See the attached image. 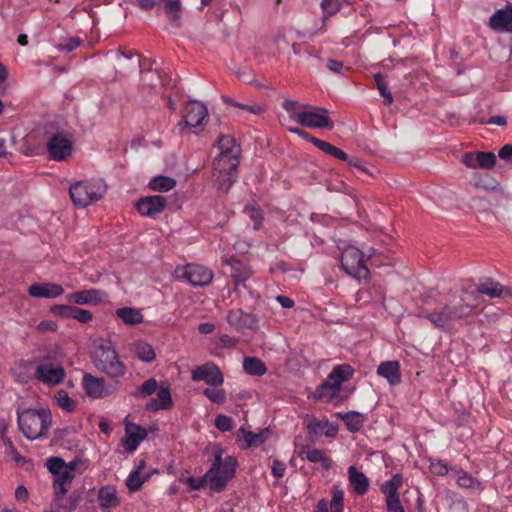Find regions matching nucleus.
Returning a JSON list of instances; mask_svg holds the SVG:
<instances>
[{
    "label": "nucleus",
    "instance_id": "nucleus-51",
    "mask_svg": "<svg viewBox=\"0 0 512 512\" xmlns=\"http://www.w3.org/2000/svg\"><path fill=\"white\" fill-rule=\"evenodd\" d=\"M215 426L222 432L230 431L233 428V420L227 415L220 414L215 419Z\"/></svg>",
    "mask_w": 512,
    "mask_h": 512
},
{
    "label": "nucleus",
    "instance_id": "nucleus-39",
    "mask_svg": "<svg viewBox=\"0 0 512 512\" xmlns=\"http://www.w3.org/2000/svg\"><path fill=\"white\" fill-rule=\"evenodd\" d=\"M242 434L244 438V445L242 446L244 449L251 447L252 445L261 444L264 442L263 433H253L251 431H247L243 426L238 430V438Z\"/></svg>",
    "mask_w": 512,
    "mask_h": 512
},
{
    "label": "nucleus",
    "instance_id": "nucleus-15",
    "mask_svg": "<svg viewBox=\"0 0 512 512\" xmlns=\"http://www.w3.org/2000/svg\"><path fill=\"white\" fill-rule=\"evenodd\" d=\"M82 385L86 394L96 399L107 397L115 391V388L107 385L103 378L95 377L89 373L84 374Z\"/></svg>",
    "mask_w": 512,
    "mask_h": 512
},
{
    "label": "nucleus",
    "instance_id": "nucleus-49",
    "mask_svg": "<svg viewBox=\"0 0 512 512\" xmlns=\"http://www.w3.org/2000/svg\"><path fill=\"white\" fill-rule=\"evenodd\" d=\"M74 306L71 305H53L50 309L51 313L61 318H71Z\"/></svg>",
    "mask_w": 512,
    "mask_h": 512
},
{
    "label": "nucleus",
    "instance_id": "nucleus-59",
    "mask_svg": "<svg viewBox=\"0 0 512 512\" xmlns=\"http://www.w3.org/2000/svg\"><path fill=\"white\" fill-rule=\"evenodd\" d=\"M345 161L348 163V165L350 167H354L362 173L370 174V172L365 167L364 162L360 158L348 156V160H345Z\"/></svg>",
    "mask_w": 512,
    "mask_h": 512
},
{
    "label": "nucleus",
    "instance_id": "nucleus-42",
    "mask_svg": "<svg viewBox=\"0 0 512 512\" xmlns=\"http://www.w3.org/2000/svg\"><path fill=\"white\" fill-rule=\"evenodd\" d=\"M158 383L156 379L150 378L141 384L134 392L136 398H146L157 391Z\"/></svg>",
    "mask_w": 512,
    "mask_h": 512
},
{
    "label": "nucleus",
    "instance_id": "nucleus-20",
    "mask_svg": "<svg viewBox=\"0 0 512 512\" xmlns=\"http://www.w3.org/2000/svg\"><path fill=\"white\" fill-rule=\"evenodd\" d=\"M148 433L145 428L138 424L126 423L125 436L122 444L129 452L135 451L140 443L147 437Z\"/></svg>",
    "mask_w": 512,
    "mask_h": 512
},
{
    "label": "nucleus",
    "instance_id": "nucleus-63",
    "mask_svg": "<svg viewBox=\"0 0 512 512\" xmlns=\"http://www.w3.org/2000/svg\"><path fill=\"white\" fill-rule=\"evenodd\" d=\"M132 2L146 11L153 9L158 4V0H132Z\"/></svg>",
    "mask_w": 512,
    "mask_h": 512
},
{
    "label": "nucleus",
    "instance_id": "nucleus-47",
    "mask_svg": "<svg viewBox=\"0 0 512 512\" xmlns=\"http://www.w3.org/2000/svg\"><path fill=\"white\" fill-rule=\"evenodd\" d=\"M47 469L55 476L66 469L65 461L60 457H50L46 460Z\"/></svg>",
    "mask_w": 512,
    "mask_h": 512
},
{
    "label": "nucleus",
    "instance_id": "nucleus-53",
    "mask_svg": "<svg viewBox=\"0 0 512 512\" xmlns=\"http://www.w3.org/2000/svg\"><path fill=\"white\" fill-rule=\"evenodd\" d=\"M321 7L326 15L331 16L339 11L341 3L339 0H322Z\"/></svg>",
    "mask_w": 512,
    "mask_h": 512
},
{
    "label": "nucleus",
    "instance_id": "nucleus-58",
    "mask_svg": "<svg viewBox=\"0 0 512 512\" xmlns=\"http://www.w3.org/2000/svg\"><path fill=\"white\" fill-rule=\"evenodd\" d=\"M286 465L278 459H274L271 467V473L276 478H282L285 475Z\"/></svg>",
    "mask_w": 512,
    "mask_h": 512
},
{
    "label": "nucleus",
    "instance_id": "nucleus-7",
    "mask_svg": "<svg viewBox=\"0 0 512 512\" xmlns=\"http://www.w3.org/2000/svg\"><path fill=\"white\" fill-rule=\"evenodd\" d=\"M34 379L47 386H56L63 382L66 372L63 365L53 356L36 357Z\"/></svg>",
    "mask_w": 512,
    "mask_h": 512
},
{
    "label": "nucleus",
    "instance_id": "nucleus-19",
    "mask_svg": "<svg viewBox=\"0 0 512 512\" xmlns=\"http://www.w3.org/2000/svg\"><path fill=\"white\" fill-rule=\"evenodd\" d=\"M183 277L194 286H206L211 283L213 273L204 266L188 264L184 269Z\"/></svg>",
    "mask_w": 512,
    "mask_h": 512
},
{
    "label": "nucleus",
    "instance_id": "nucleus-37",
    "mask_svg": "<svg viewBox=\"0 0 512 512\" xmlns=\"http://www.w3.org/2000/svg\"><path fill=\"white\" fill-rule=\"evenodd\" d=\"M244 371L253 376H262L266 373L265 363L256 357H246L243 361Z\"/></svg>",
    "mask_w": 512,
    "mask_h": 512
},
{
    "label": "nucleus",
    "instance_id": "nucleus-16",
    "mask_svg": "<svg viewBox=\"0 0 512 512\" xmlns=\"http://www.w3.org/2000/svg\"><path fill=\"white\" fill-rule=\"evenodd\" d=\"M226 320L228 324L236 331L244 329L256 330L258 328V318L252 313H246L242 309H231L228 311Z\"/></svg>",
    "mask_w": 512,
    "mask_h": 512
},
{
    "label": "nucleus",
    "instance_id": "nucleus-44",
    "mask_svg": "<svg viewBox=\"0 0 512 512\" xmlns=\"http://www.w3.org/2000/svg\"><path fill=\"white\" fill-rule=\"evenodd\" d=\"M332 499L330 501L331 512H343L344 492L337 486L332 488Z\"/></svg>",
    "mask_w": 512,
    "mask_h": 512
},
{
    "label": "nucleus",
    "instance_id": "nucleus-11",
    "mask_svg": "<svg viewBox=\"0 0 512 512\" xmlns=\"http://www.w3.org/2000/svg\"><path fill=\"white\" fill-rule=\"evenodd\" d=\"M402 485L403 476L400 473H395L380 486V491L385 495L387 512H405L398 492Z\"/></svg>",
    "mask_w": 512,
    "mask_h": 512
},
{
    "label": "nucleus",
    "instance_id": "nucleus-6",
    "mask_svg": "<svg viewBox=\"0 0 512 512\" xmlns=\"http://www.w3.org/2000/svg\"><path fill=\"white\" fill-rule=\"evenodd\" d=\"M69 192L74 205L85 208L105 195L106 186L101 180L79 181L70 186Z\"/></svg>",
    "mask_w": 512,
    "mask_h": 512
},
{
    "label": "nucleus",
    "instance_id": "nucleus-62",
    "mask_svg": "<svg viewBox=\"0 0 512 512\" xmlns=\"http://www.w3.org/2000/svg\"><path fill=\"white\" fill-rule=\"evenodd\" d=\"M498 156L500 159L511 162L512 163V145L506 144L504 145L498 152Z\"/></svg>",
    "mask_w": 512,
    "mask_h": 512
},
{
    "label": "nucleus",
    "instance_id": "nucleus-25",
    "mask_svg": "<svg viewBox=\"0 0 512 512\" xmlns=\"http://www.w3.org/2000/svg\"><path fill=\"white\" fill-rule=\"evenodd\" d=\"M98 503L103 512H110L111 509L120 505V499L117 496L114 486H103L98 491Z\"/></svg>",
    "mask_w": 512,
    "mask_h": 512
},
{
    "label": "nucleus",
    "instance_id": "nucleus-12",
    "mask_svg": "<svg viewBox=\"0 0 512 512\" xmlns=\"http://www.w3.org/2000/svg\"><path fill=\"white\" fill-rule=\"evenodd\" d=\"M191 379L195 382L204 381L214 387H219L224 383V376L220 368L213 362L196 366L191 372Z\"/></svg>",
    "mask_w": 512,
    "mask_h": 512
},
{
    "label": "nucleus",
    "instance_id": "nucleus-29",
    "mask_svg": "<svg viewBox=\"0 0 512 512\" xmlns=\"http://www.w3.org/2000/svg\"><path fill=\"white\" fill-rule=\"evenodd\" d=\"M163 5V10L171 24L179 28L181 25V2L180 0H158Z\"/></svg>",
    "mask_w": 512,
    "mask_h": 512
},
{
    "label": "nucleus",
    "instance_id": "nucleus-54",
    "mask_svg": "<svg viewBox=\"0 0 512 512\" xmlns=\"http://www.w3.org/2000/svg\"><path fill=\"white\" fill-rule=\"evenodd\" d=\"M149 62V68H148V73L151 74V78L148 79V74H145L142 76V81L144 83H146L149 87L151 88H156L159 84H161V76L160 74L155 71L154 73L152 72V69H151V66H152V62L148 61Z\"/></svg>",
    "mask_w": 512,
    "mask_h": 512
},
{
    "label": "nucleus",
    "instance_id": "nucleus-18",
    "mask_svg": "<svg viewBox=\"0 0 512 512\" xmlns=\"http://www.w3.org/2000/svg\"><path fill=\"white\" fill-rule=\"evenodd\" d=\"M490 29L501 33H512V6L497 9L489 18Z\"/></svg>",
    "mask_w": 512,
    "mask_h": 512
},
{
    "label": "nucleus",
    "instance_id": "nucleus-9",
    "mask_svg": "<svg viewBox=\"0 0 512 512\" xmlns=\"http://www.w3.org/2000/svg\"><path fill=\"white\" fill-rule=\"evenodd\" d=\"M341 268L356 279L366 278L369 274L363 253L354 246H348L342 251Z\"/></svg>",
    "mask_w": 512,
    "mask_h": 512
},
{
    "label": "nucleus",
    "instance_id": "nucleus-56",
    "mask_svg": "<svg viewBox=\"0 0 512 512\" xmlns=\"http://www.w3.org/2000/svg\"><path fill=\"white\" fill-rule=\"evenodd\" d=\"M430 471L438 476H445L449 472L447 464L442 460H436L431 462Z\"/></svg>",
    "mask_w": 512,
    "mask_h": 512
},
{
    "label": "nucleus",
    "instance_id": "nucleus-14",
    "mask_svg": "<svg viewBox=\"0 0 512 512\" xmlns=\"http://www.w3.org/2000/svg\"><path fill=\"white\" fill-rule=\"evenodd\" d=\"M47 151L54 161H64L72 153V141L65 134L56 133L48 140Z\"/></svg>",
    "mask_w": 512,
    "mask_h": 512
},
{
    "label": "nucleus",
    "instance_id": "nucleus-8",
    "mask_svg": "<svg viewBox=\"0 0 512 512\" xmlns=\"http://www.w3.org/2000/svg\"><path fill=\"white\" fill-rule=\"evenodd\" d=\"M353 375L354 369L349 364L335 366L318 387V397L325 401L333 400L339 395L342 384L350 380Z\"/></svg>",
    "mask_w": 512,
    "mask_h": 512
},
{
    "label": "nucleus",
    "instance_id": "nucleus-5",
    "mask_svg": "<svg viewBox=\"0 0 512 512\" xmlns=\"http://www.w3.org/2000/svg\"><path fill=\"white\" fill-rule=\"evenodd\" d=\"M236 466L235 457L228 456L223 461L221 453L216 454L210 469L205 473L210 489L214 492L223 491L228 481L233 478Z\"/></svg>",
    "mask_w": 512,
    "mask_h": 512
},
{
    "label": "nucleus",
    "instance_id": "nucleus-35",
    "mask_svg": "<svg viewBox=\"0 0 512 512\" xmlns=\"http://www.w3.org/2000/svg\"><path fill=\"white\" fill-rule=\"evenodd\" d=\"M310 142L322 152L339 160H348V155L336 146L319 138H310Z\"/></svg>",
    "mask_w": 512,
    "mask_h": 512
},
{
    "label": "nucleus",
    "instance_id": "nucleus-22",
    "mask_svg": "<svg viewBox=\"0 0 512 512\" xmlns=\"http://www.w3.org/2000/svg\"><path fill=\"white\" fill-rule=\"evenodd\" d=\"M28 293L34 298L54 299L64 293V288L55 283H35L29 286Z\"/></svg>",
    "mask_w": 512,
    "mask_h": 512
},
{
    "label": "nucleus",
    "instance_id": "nucleus-50",
    "mask_svg": "<svg viewBox=\"0 0 512 512\" xmlns=\"http://www.w3.org/2000/svg\"><path fill=\"white\" fill-rule=\"evenodd\" d=\"M72 319L79 321L80 323L86 324L92 321L93 315L89 310L74 306Z\"/></svg>",
    "mask_w": 512,
    "mask_h": 512
},
{
    "label": "nucleus",
    "instance_id": "nucleus-2",
    "mask_svg": "<svg viewBox=\"0 0 512 512\" xmlns=\"http://www.w3.org/2000/svg\"><path fill=\"white\" fill-rule=\"evenodd\" d=\"M219 155L213 160L212 180L217 189L226 194L238 178L240 146L230 135H222L217 142Z\"/></svg>",
    "mask_w": 512,
    "mask_h": 512
},
{
    "label": "nucleus",
    "instance_id": "nucleus-40",
    "mask_svg": "<svg viewBox=\"0 0 512 512\" xmlns=\"http://www.w3.org/2000/svg\"><path fill=\"white\" fill-rule=\"evenodd\" d=\"M374 81L380 95L384 98V105L389 106L393 102L392 93L389 91L387 83L382 74L377 73L374 75Z\"/></svg>",
    "mask_w": 512,
    "mask_h": 512
},
{
    "label": "nucleus",
    "instance_id": "nucleus-1",
    "mask_svg": "<svg viewBox=\"0 0 512 512\" xmlns=\"http://www.w3.org/2000/svg\"><path fill=\"white\" fill-rule=\"evenodd\" d=\"M472 286L471 282L462 283L459 289L450 294L440 310L423 315V317L428 319L436 328L446 331L451 328L456 320L472 315L473 309L481 303V294L496 298L503 293V286L492 278H487L484 282L478 284L475 289H471ZM419 316L422 317V315Z\"/></svg>",
    "mask_w": 512,
    "mask_h": 512
},
{
    "label": "nucleus",
    "instance_id": "nucleus-26",
    "mask_svg": "<svg viewBox=\"0 0 512 512\" xmlns=\"http://www.w3.org/2000/svg\"><path fill=\"white\" fill-rule=\"evenodd\" d=\"M348 480L353 491L357 495L362 496L367 493L370 485L369 479L363 472L358 471L354 466H350L348 468Z\"/></svg>",
    "mask_w": 512,
    "mask_h": 512
},
{
    "label": "nucleus",
    "instance_id": "nucleus-33",
    "mask_svg": "<svg viewBox=\"0 0 512 512\" xmlns=\"http://www.w3.org/2000/svg\"><path fill=\"white\" fill-rule=\"evenodd\" d=\"M74 477V474H71L66 469L54 476L53 488L55 491V495L58 498L64 496L67 493L68 486L71 484Z\"/></svg>",
    "mask_w": 512,
    "mask_h": 512
},
{
    "label": "nucleus",
    "instance_id": "nucleus-48",
    "mask_svg": "<svg viewBox=\"0 0 512 512\" xmlns=\"http://www.w3.org/2000/svg\"><path fill=\"white\" fill-rule=\"evenodd\" d=\"M244 212L254 222V229L258 230L261 226L263 219L262 211L257 207L248 206L245 208Z\"/></svg>",
    "mask_w": 512,
    "mask_h": 512
},
{
    "label": "nucleus",
    "instance_id": "nucleus-21",
    "mask_svg": "<svg viewBox=\"0 0 512 512\" xmlns=\"http://www.w3.org/2000/svg\"><path fill=\"white\" fill-rule=\"evenodd\" d=\"M461 161L469 168L490 169L496 163V155L492 152H470L464 154Z\"/></svg>",
    "mask_w": 512,
    "mask_h": 512
},
{
    "label": "nucleus",
    "instance_id": "nucleus-13",
    "mask_svg": "<svg viewBox=\"0 0 512 512\" xmlns=\"http://www.w3.org/2000/svg\"><path fill=\"white\" fill-rule=\"evenodd\" d=\"M208 116L207 108L204 104L193 101L186 108V116L183 121L176 126L179 133H183L187 127L197 128L202 125Z\"/></svg>",
    "mask_w": 512,
    "mask_h": 512
},
{
    "label": "nucleus",
    "instance_id": "nucleus-60",
    "mask_svg": "<svg viewBox=\"0 0 512 512\" xmlns=\"http://www.w3.org/2000/svg\"><path fill=\"white\" fill-rule=\"evenodd\" d=\"M187 483L189 484L191 489L200 490L205 487V484L208 483V480L205 478V475L199 479L194 478V477H189L187 480Z\"/></svg>",
    "mask_w": 512,
    "mask_h": 512
},
{
    "label": "nucleus",
    "instance_id": "nucleus-31",
    "mask_svg": "<svg viewBox=\"0 0 512 512\" xmlns=\"http://www.w3.org/2000/svg\"><path fill=\"white\" fill-rule=\"evenodd\" d=\"M130 351L143 362H152L156 358L153 347L143 340H138L132 343Z\"/></svg>",
    "mask_w": 512,
    "mask_h": 512
},
{
    "label": "nucleus",
    "instance_id": "nucleus-64",
    "mask_svg": "<svg viewBox=\"0 0 512 512\" xmlns=\"http://www.w3.org/2000/svg\"><path fill=\"white\" fill-rule=\"evenodd\" d=\"M326 66L333 73H341L343 70V62L335 59H329Z\"/></svg>",
    "mask_w": 512,
    "mask_h": 512
},
{
    "label": "nucleus",
    "instance_id": "nucleus-24",
    "mask_svg": "<svg viewBox=\"0 0 512 512\" xmlns=\"http://www.w3.org/2000/svg\"><path fill=\"white\" fill-rule=\"evenodd\" d=\"M223 263L230 267V276L234 280L236 288L241 284L245 286V281L251 276L249 267L235 258L225 259Z\"/></svg>",
    "mask_w": 512,
    "mask_h": 512
},
{
    "label": "nucleus",
    "instance_id": "nucleus-61",
    "mask_svg": "<svg viewBox=\"0 0 512 512\" xmlns=\"http://www.w3.org/2000/svg\"><path fill=\"white\" fill-rule=\"evenodd\" d=\"M238 340L227 334H223L219 338V344L225 348H234L237 345Z\"/></svg>",
    "mask_w": 512,
    "mask_h": 512
},
{
    "label": "nucleus",
    "instance_id": "nucleus-30",
    "mask_svg": "<svg viewBox=\"0 0 512 512\" xmlns=\"http://www.w3.org/2000/svg\"><path fill=\"white\" fill-rule=\"evenodd\" d=\"M299 455H300V457L308 460L309 462L320 463L322 468L325 471H328L332 466V462H331L330 458H328L323 453V451H321L319 449H316V448L310 449L308 447H302L299 452Z\"/></svg>",
    "mask_w": 512,
    "mask_h": 512
},
{
    "label": "nucleus",
    "instance_id": "nucleus-17",
    "mask_svg": "<svg viewBox=\"0 0 512 512\" xmlns=\"http://www.w3.org/2000/svg\"><path fill=\"white\" fill-rule=\"evenodd\" d=\"M167 200L161 195L145 196L136 203V209L143 216L155 217L166 208Z\"/></svg>",
    "mask_w": 512,
    "mask_h": 512
},
{
    "label": "nucleus",
    "instance_id": "nucleus-27",
    "mask_svg": "<svg viewBox=\"0 0 512 512\" xmlns=\"http://www.w3.org/2000/svg\"><path fill=\"white\" fill-rule=\"evenodd\" d=\"M377 373L387 379L391 385H397L401 381L400 364L398 361L382 362L378 366Z\"/></svg>",
    "mask_w": 512,
    "mask_h": 512
},
{
    "label": "nucleus",
    "instance_id": "nucleus-4",
    "mask_svg": "<svg viewBox=\"0 0 512 512\" xmlns=\"http://www.w3.org/2000/svg\"><path fill=\"white\" fill-rule=\"evenodd\" d=\"M95 367L112 379L123 378L127 367L120 360L119 355L110 341H103L93 353Z\"/></svg>",
    "mask_w": 512,
    "mask_h": 512
},
{
    "label": "nucleus",
    "instance_id": "nucleus-52",
    "mask_svg": "<svg viewBox=\"0 0 512 512\" xmlns=\"http://www.w3.org/2000/svg\"><path fill=\"white\" fill-rule=\"evenodd\" d=\"M81 44V40L79 38H67L62 40L58 45L57 49L59 51L71 52L79 47Z\"/></svg>",
    "mask_w": 512,
    "mask_h": 512
},
{
    "label": "nucleus",
    "instance_id": "nucleus-34",
    "mask_svg": "<svg viewBox=\"0 0 512 512\" xmlns=\"http://www.w3.org/2000/svg\"><path fill=\"white\" fill-rule=\"evenodd\" d=\"M115 313L118 318L128 325H137L143 322V315L140 310L132 307L118 308Z\"/></svg>",
    "mask_w": 512,
    "mask_h": 512
},
{
    "label": "nucleus",
    "instance_id": "nucleus-55",
    "mask_svg": "<svg viewBox=\"0 0 512 512\" xmlns=\"http://www.w3.org/2000/svg\"><path fill=\"white\" fill-rule=\"evenodd\" d=\"M328 426V420L320 421L313 419L308 423V431L310 434L318 435L324 432V429Z\"/></svg>",
    "mask_w": 512,
    "mask_h": 512
},
{
    "label": "nucleus",
    "instance_id": "nucleus-28",
    "mask_svg": "<svg viewBox=\"0 0 512 512\" xmlns=\"http://www.w3.org/2000/svg\"><path fill=\"white\" fill-rule=\"evenodd\" d=\"M172 406V398L170 389L168 387H161L157 391V397L150 399L146 403V410L148 411H158V410H166Z\"/></svg>",
    "mask_w": 512,
    "mask_h": 512
},
{
    "label": "nucleus",
    "instance_id": "nucleus-38",
    "mask_svg": "<svg viewBox=\"0 0 512 512\" xmlns=\"http://www.w3.org/2000/svg\"><path fill=\"white\" fill-rule=\"evenodd\" d=\"M176 186V181L167 176H156L149 182V187L158 192H167Z\"/></svg>",
    "mask_w": 512,
    "mask_h": 512
},
{
    "label": "nucleus",
    "instance_id": "nucleus-57",
    "mask_svg": "<svg viewBox=\"0 0 512 512\" xmlns=\"http://www.w3.org/2000/svg\"><path fill=\"white\" fill-rule=\"evenodd\" d=\"M282 107L288 112L290 118L297 122L296 115L300 114L301 111L297 110L298 102L287 99L283 102Z\"/></svg>",
    "mask_w": 512,
    "mask_h": 512
},
{
    "label": "nucleus",
    "instance_id": "nucleus-23",
    "mask_svg": "<svg viewBox=\"0 0 512 512\" xmlns=\"http://www.w3.org/2000/svg\"><path fill=\"white\" fill-rule=\"evenodd\" d=\"M106 297V293L96 289L82 290L67 296L70 303L78 305L97 304Z\"/></svg>",
    "mask_w": 512,
    "mask_h": 512
},
{
    "label": "nucleus",
    "instance_id": "nucleus-36",
    "mask_svg": "<svg viewBox=\"0 0 512 512\" xmlns=\"http://www.w3.org/2000/svg\"><path fill=\"white\" fill-rule=\"evenodd\" d=\"M144 466V461L140 462L137 469L133 470L126 479V486L128 487L130 493H134L140 490L144 482L147 481V479L149 478V475L143 477L140 473Z\"/></svg>",
    "mask_w": 512,
    "mask_h": 512
},
{
    "label": "nucleus",
    "instance_id": "nucleus-45",
    "mask_svg": "<svg viewBox=\"0 0 512 512\" xmlns=\"http://www.w3.org/2000/svg\"><path fill=\"white\" fill-rule=\"evenodd\" d=\"M457 484L460 487L469 488V489H477L480 486L479 481L477 479L473 478L471 475H469L465 471L459 472V475L457 478Z\"/></svg>",
    "mask_w": 512,
    "mask_h": 512
},
{
    "label": "nucleus",
    "instance_id": "nucleus-32",
    "mask_svg": "<svg viewBox=\"0 0 512 512\" xmlns=\"http://www.w3.org/2000/svg\"><path fill=\"white\" fill-rule=\"evenodd\" d=\"M339 416L351 433L358 432L366 421V416L356 411H350L344 414L339 413Z\"/></svg>",
    "mask_w": 512,
    "mask_h": 512
},
{
    "label": "nucleus",
    "instance_id": "nucleus-10",
    "mask_svg": "<svg viewBox=\"0 0 512 512\" xmlns=\"http://www.w3.org/2000/svg\"><path fill=\"white\" fill-rule=\"evenodd\" d=\"M302 107L303 110L296 115L297 123L309 128H333L334 123L329 118L327 109L310 105H303Z\"/></svg>",
    "mask_w": 512,
    "mask_h": 512
},
{
    "label": "nucleus",
    "instance_id": "nucleus-41",
    "mask_svg": "<svg viewBox=\"0 0 512 512\" xmlns=\"http://www.w3.org/2000/svg\"><path fill=\"white\" fill-rule=\"evenodd\" d=\"M474 186L485 191H494L498 188V183L488 174L474 175Z\"/></svg>",
    "mask_w": 512,
    "mask_h": 512
},
{
    "label": "nucleus",
    "instance_id": "nucleus-3",
    "mask_svg": "<svg viewBox=\"0 0 512 512\" xmlns=\"http://www.w3.org/2000/svg\"><path fill=\"white\" fill-rule=\"evenodd\" d=\"M17 416L18 427L29 440L43 437L52 424V415L48 409L18 410Z\"/></svg>",
    "mask_w": 512,
    "mask_h": 512
},
{
    "label": "nucleus",
    "instance_id": "nucleus-43",
    "mask_svg": "<svg viewBox=\"0 0 512 512\" xmlns=\"http://www.w3.org/2000/svg\"><path fill=\"white\" fill-rule=\"evenodd\" d=\"M55 399L58 406L66 412H72L76 408V401L69 397L68 393L64 390L58 391Z\"/></svg>",
    "mask_w": 512,
    "mask_h": 512
},
{
    "label": "nucleus",
    "instance_id": "nucleus-46",
    "mask_svg": "<svg viewBox=\"0 0 512 512\" xmlns=\"http://www.w3.org/2000/svg\"><path fill=\"white\" fill-rule=\"evenodd\" d=\"M203 394L216 404H223L226 401V392L223 389L206 388Z\"/></svg>",
    "mask_w": 512,
    "mask_h": 512
}]
</instances>
